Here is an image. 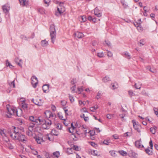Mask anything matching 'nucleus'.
Masks as SVG:
<instances>
[{
	"instance_id": "f257e3e1",
	"label": "nucleus",
	"mask_w": 158,
	"mask_h": 158,
	"mask_svg": "<svg viewBox=\"0 0 158 158\" xmlns=\"http://www.w3.org/2000/svg\"><path fill=\"white\" fill-rule=\"evenodd\" d=\"M10 136L11 138L15 140H18L19 141L26 142L27 139L25 136L20 133L19 129L15 127H14V130L10 133Z\"/></svg>"
},
{
	"instance_id": "f03ea898",
	"label": "nucleus",
	"mask_w": 158,
	"mask_h": 158,
	"mask_svg": "<svg viewBox=\"0 0 158 158\" xmlns=\"http://www.w3.org/2000/svg\"><path fill=\"white\" fill-rule=\"evenodd\" d=\"M40 127H35L34 124L31 123L29 125L28 127V130L26 132V134L30 136L34 137L35 136V132H39L40 130Z\"/></svg>"
},
{
	"instance_id": "7ed1b4c3",
	"label": "nucleus",
	"mask_w": 158,
	"mask_h": 158,
	"mask_svg": "<svg viewBox=\"0 0 158 158\" xmlns=\"http://www.w3.org/2000/svg\"><path fill=\"white\" fill-rule=\"evenodd\" d=\"M56 32L55 30V26L52 24L50 27V35L51 37L52 42L54 44V41L56 39Z\"/></svg>"
},
{
	"instance_id": "20e7f679",
	"label": "nucleus",
	"mask_w": 158,
	"mask_h": 158,
	"mask_svg": "<svg viewBox=\"0 0 158 158\" xmlns=\"http://www.w3.org/2000/svg\"><path fill=\"white\" fill-rule=\"evenodd\" d=\"M42 122H41V124H42V127L43 128L46 129H49L52 124V120L51 119H48L45 120L42 118Z\"/></svg>"
},
{
	"instance_id": "39448f33",
	"label": "nucleus",
	"mask_w": 158,
	"mask_h": 158,
	"mask_svg": "<svg viewBox=\"0 0 158 158\" xmlns=\"http://www.w3.org/2000/svg\"><path fill=\"white\" fill-rule=\"evenodd\" d=\"M29 119L31 121L34 122L36 125H41V122H42V118L37 117L35 116H30Z\"/></svg>"
},
{
	"instance_id": "423d86ee",
	"label": "nucleus",
	"mask_w": 158,
	"mask_h": 158,
	"mask_svg": "<svg viewBox=\"0 0 158 158\" xmlns=\"http://www.w3.org/2000/svg\"><path fill=\"white\" fill-rule=\"evenodd\" d=\"M44 136H43L42 134H39L37 136H34V137L37 142L40 144L42 142L45 141Z\"/></svg>"
},
{
	"instance_id": "0eeeda50",
	"label": "nucleus",
	"mask_w": 158,
	"mask_h": 158,
	"mask_svg": "<svg viewBox=\"0 0 158 158\" xmlns=\"http://www.w3.org/2000/svg\"><path fill=\"white\" fill-rule=\"evenodd\" d=\"M45 116L47 118H48L51 120L53 119L56 117V115L52 113L50 111L47 110L44 113Z\"/></svg>"
},
{
	"instance_id": "6e6552de",
	"label": "nucleus",
	"mask_w": 158,
	"mask_h": 158,
	"mask_svg": "<svg viewBox=\"0 0 158 158\" xmlns=\"http://www.w3.org/2000/svg\"><path fill=\"white\" fill-rule=\"evenodd\" d=\"M32 101L35 105L39 106H41L43 104V101L38 97L34 99H33L32 100Z\"/></svg>"
},
{
	"instance_id": "1a4fd4ad",
	"label": "nucleus",
	"mask_w": 158,
	"mask_h": 158,
	"mask_svg": "<svg viewBox=\"0 0 158 158\" xmlns=\"http://www.w3.org/2000/svg\"><path fill=\"white\" fill-rule=\"evenodd\" d=\"M7 116L10 118L11 115H15L16 108H10L7 107Z\"/></svg>"
},
{
	"instance_id": "9d476101",
	"label": "nucleus",
	"mask_w": 158,
	"mask_h": 158,
	"mask_svg": "<svg viewBox=\"0 0 158 158\" xmlns=\"http://www.w3.org/2000/svg\"><path fill=\"white\" fill-rule=\"evenodd\" d=\"M132 122L133 123V126L134 128L138 132L140 133L141 126L137 124L135 120H133L132 121Z\"/></svg>"
},
{
	"instance_id": "9b49d317",
	"label": "nucleus",
	"mask_w": 158,
	"mask_h": 158,
	"mask_svg": "<svg viewBox=\"0 0 158 158\" xmlns=\"http://www.w3.org/2000/svg\"><path fill=\"white\" fill-rule=\"evenodd\" d=\"M31 82L33 87L35 88L38 83V80L37 77L35 76H33L31 79Z\"/></svg>"
},
{
	"instance_id": "f8f14e48",
	"label": "nucleus",
	"mask_w": 158,
	"mask_h": 158,
	"mask_svg": "<svg viewBox=\"0 0 158 158\" xmlns=\"http://www.w3.org/2000/svg\"><path fill=\"white\" fill-rule=\"evenodd\" d=\"M20 5L23 6H27L28 4V1L27 0H19Z\"/></svg>"
},
{
	"instance_id": "ddd939ff",
	"label": "nucleus",
	"mask_w": 158,
	"mask_h": 158,
	"mask_svg": "<svg viewBox=\"0 0 158 158\" xmlns=\"http://www.w3.org/2000/svg\"><path fill=\"white\" fill-rule=\"evenodd\" d=\"M22 111L20 109H17L16 108L15 115L18 117H20L22 115Z\"/></svg>"
},
{
	"instance_id": "4468645a",
	"label": "nucleus",
	"mask_w": 158,
	"mask_h": 158,
	"mask_svg": "<svg viewBox=\"0 0 158 158\" xmlns=\"http://www.w3.org/2000/svg\"><path fill=\"white\" fill-rule=\"evenodd\" d=\"M129 156L131 157L137 158L138 156L137 154L135 153V152H133L132 150H131L129 151Z\"/></svg>"
},
{
	"instance_id": "2eb2a0df",
	"label": "nucleus",
	"mask_w": 158,
	"mask_h": 158,
	"mask_svg": "<svg viewBox=\"0 0 158 158\" xmlns=\"http://www.w3.org/2000/svg\"><path fill=\"white\" fill-rule=\"evenodd\" d=\"M74 35L75 37L79 39L82 38L84 36L83 34L82 33L78 31L75 32Z\"/></svg>"
},
{
	"instance_id": "dca6fc26",
	"label": "nucleus",
	"mask_w": 158,
	"mask_h": 158,
	"mask_svg": "<svg viewBox=\"0 0 158 158\" xmlns=\"http://www.w3.org/2000/svg\"><path fill=\"white\" fill-rule=\"evenodd\" d=\"M94 15L98 17H100L102 15V13L101 10H93Z\"/></svg>"
},
{
	"instance_id": "f3484780",
	"label": "nucleus",
	"mask_w": 158,
	"mask_h": 158,
	"mask_svg": "<svg viewBox=\"0 0 158 158\" xmlns=\"http://www.w3.org/2000/svg\"><path fill=\"white\" fill-rule=\"evenodd\" d=\"M64 10H56L55 15L57 16H60L64 13Z\"/></svg>"
},
{
	"instance_id": "a211bd4d",
	"label": "nucleus",
	"mask_w": 158,
	"mask_h": 158,
	"mask_svg": "<svg viewBox=\"0 0 158 158\" xmlns=\"http://www.w3.org/2000/svg\"><path fill=\"white\" fill-rule=\"evenodd\" d=\"M145 151L149 155H151L152 154V149H150L149 147L145 149Z\"/></svg>"
},
{
	"instance_id": "6ab92c4d",
	"label": "nucleus",
	"mask_w": 158,
	"mask_h": 158,
	"mask_svg": "<svg viewBox=\"0 0 158 158\" xmlns=\"http://www.w3.org/2000/svg\"><path fill=\"white\" fill-rule=\"evenodd\" d=\"M41 45L43 47H46L48 44V42L45 40H42L41 42Z\"/></svg>"
},
{
	"instance_id": "aec40b11",
	"label": "nucleus",
	"mask_w": 158,
	"mask_h": 158,
	"mask_svg": "<svg viewBox=\"0 0 158 158\" xmlns=\"http://www.w3.org/2000/svg\"><path fill=\"white\" fill-rule=\"evenodd\" d=\"M110 81V77L108 76H106L104 77L102 79V81L104 82H107L109 81Z\"/></svg>"
},
{
	"instance_id": "412c9836",
	"label": "nucleus",
	"mask_w": 158,
	"mask_h": 158,
	"mask_svg": "<svg viewBox=\"0 0 158 158\" xmlns=\"http://www.w3.org/2000/svg\"><path fill=\"white\" fill-rule=\"evenodd\" d=\"M43 90L44 92H47L49 89V86L48 85H44L43 86Z\"/></svg>"
},
{
	"instance_id": "4be33fe9",
	"label": "nucleus",
	"mask_w": 158,
	"mask_h": 158,
	"mask_svg": "<svg viewBox=\"0 0 158 158\" xmlns=\"http://www.w3.org/2000/svg\"><path fill=\"white\" fill-rule=\"evenodd\" d=\"M21 105L23 109L24 110H27V105L25 102H22L21 104Z\"/></svg>"
},
{
	"instance_id": "5701e85b",
	"label": "nucleus",
	"mask_w": 158,
	"mask_h": 158,
	"mask_svg": "<svg viewBox=\"0 0 158 158\" xmlns=\"http://www.w3.org/2000/svg\"><path fill=\"white\" fill-rule=\"evenodd\" d=\"M127 116L126 114H119V117L122 118V121H125L126 119L124 118Z\"/></svg>"
},
{
	"instance_id": "b1692460",
	"label": "nucleus",
	"mask_w": 158,
	"mask_h": 158,
	"mask_svg": "<svg viewBox=\"0 0 158 158\" xmlns=\"http://www.w3.org/2000/svg\"><path fill=\"white\" fill-rule=\"evenodd\" d=\"M142 84L139 82L135 83V86L136 89H140L141 87Z\"/></svg>"
},
{
	"instance_id": "393cba45",
	"label": "nucleus",
	"mask_w": 158,
	"mask_h": 158,
	"mask_svg": "<svg viewBox=\"0 0 158 158\" xmlns=\"http://www.w3.org/2000/svg\"><path fill=\"white\" fill-rule=\"evenodd\" d=\"M3 10H9L10 7L9 5L7 4H6L2 7Z\"/></svg>"
},
{
	"instance_id": "a878e982",
	"label": "nucleus",
	"mask_w": 158,
	"mask_h": 158,
	"mask_svg": "<svg viewBox=\"0 0 158 158\" xmlns=\"http://www.w3.org/2000/svg\"><path fill=\"white\" fill-rule=\"evenodd\" d=\"M145 43V42L144 40H140L138 44L140 46H142Z\"/></svg>"
},
{
	"instance_id": "bb28decb",
	"label": "nucleus",
	"mask_w": 158,
	"mask_h": 158,
	"mask_svg": "<svg viewBox=\"0 0 158 158\" xmlns=\"http://www.w3.org/2000/svg\"><path fill=\"white\" fill-rule=\"evenodd\" d=\"M71 139H72L74 141H75L77 140V136L73 134H72L70 136Z\"/></svg>"
},
{
	"instance_id": "cd10ccee",
	"label": "nucleus",
	"mask_w": 158,
	"mask_h": 158,
	"mask_svg": "<svg viewBox=\"0 0 158 158\" xmlns=\"http://www.w3.org/2000/svg\"><path fill=\"white\" fill-rule=\"evenodd\" d=\"M135 146L138 148L140 147L141 146V144L140 143V140H137L135 142Z\"/></svg>"
},
{
	"instance_id": "c85d7f7f",
	"label": "nucleus",
	"mask_w": 158,
	"mask_h": 158,
	"mask_svg": "<svg viewBox=\"0 0 158 158\" xmlns=\"http://www.w3.org/2000/svg\"><path fill=\"white\" fill-rule=\"evenodd\" d=\"M73 148L71 147L70 148H68L67 150V153L68 154H73Z\"/></svg>"
},
{
	"instance_id": "c756f323",
	"label": "nucleus",
	"mask_w": 158,
	"mask_h": 158,
	"mask_svg": "<svg viewBox=\"0 0 158 158\" xmlns=\"http://www.w3.org/2000/svg\"><path fill=\"white\" fill-rule=\"evenodd\" d=\"M51 134L53 135L57 136L58 135V132L56 130L53 129L51 131Z\"/></svg>"
},
{
	"instance_id": "7c9ffc66",
	"label": "nucleus",
	"mask_w": 158,
	"mask_h": 158,
	"mask_svg": "<svg viewBox=\"0 0 158 158\" xmlns=\"http://www.w3.org/2000/svg\"><path fill=\"white\" fill-rule=\"evenodd\" d=\"M124 55H125V57L127 58L130 59L131 58V56L130 55L129 53L127 52H124Z\"/></svg>"
},
{
	"instance_id": "2f4dec72",
	"label": "nucleus",
	"mask_w": 158,
	"mask_h": 158,
	"mask_svg": "<svg viewBox=\"0 0 158 158\" xmlns=\"http://www.w3.org/2000/svg\"><path fill=\"white\" fill-rule=\"evenodd\" d=\"M68 130L70 133H72L74 131H76V128L74 127H71L68 129Z\"/></svg>"
},
{
	"instance_id": "473e14b6",
	"label": "nucleus",
	"mask_w": 158,
	"mask_h": 158,
	"mask_svg": "<svg viewBox=\"0 0 158 158\" xmlns=\"http://www.w3.org/2000/svg\"><path fill=\"white\" fill-rule=\"evenodd\" d=\"M156 127H151L150 128V131L153 134L155 133L156 131Z\"/></svg>"
},
{
	"instance_id": "72a5a7b5",
	"label": "nucleus",
	"mask_w": 158,
	"mask_h": 158,
	"mask_svg": "<svg viewBox=\"0 0 158 158\" xmlns=\"http://www.w3.org/2000/svg\"><path fill=\"white\" fill-rule=\"evenodd\" d=\"M53 156L57 158H58L60 156V154L59 152L56 151V152H55L53 153Z\"/></svg>"
},
{
	"instance_id": "f704fd0d",
	"label": "nucleus",
	"mask_w": 158,
	"mask_h": 158,
	"mask_svg": "<svg viewBox=\"0 0 158 158\" xmlns=\"http://www.w3.org/2000/svg\"><path fill=\"white\" fill-rule=\"evenodd\" d=\"M111 85H112V89H113L117 88L118 87V84L116 83L112 84Z\"/></svg>"
},
{
	"instance_id": "c9c22d12",
	"label": "nucleus",
	"mask_w": 158,
	"mask_h": 158,
	"mask_svg": "<svg viewBox=\"0 0 158 158\" xmlns=\"http://www.w3.org/2000/svg\"><path fill=\"white\" fill-rule=\"evenodd\" d=\"M63 3L60 2V4L57 7V10H60V9L61 10L63 9Z\"/></svg>"
},
{
	"instance_id": "e433bc0d",
	"label": "nucleus",
	"mask_w": 158,
	"mask_h": 158,
	"mask_svg": "<svg viewBox=\"0 0 158 158\" xmlns=\"http://www.w3.org/2000/svg\"><path fill=\"white\" fill-rule=\"evenodd\" d=\"M119 153L121 155L123 156H125L127 154V153L126 152L124 151L123 150L119 151Z\"/></svg>"
},
{
	"instance_id": "4c0bfd02",
	"label": "nucleus",
	"mask_w": 158,
	"mask_h": 158,
	"mask_svg": "<svg viewBox=\"0 0 158 158\" xmlns=\"http://www.w3.org/2000/svg\"><path fill=\"white\" fill-rule=\"evenodd\" d=\"M102 95V93L101 91H99L98 94L97 96L96 97V98L97 99H98L99 98H100L101 97Z\"/></svg>"
},
{
	"instance_id": "58836bf2",
	"label": "nucleus",
	"mask_w": 158,
	"mask_h": 158,
	"mask_svg": "<svg viewBox=\"0 0 158 158\" xmlns=\"http://www.w3.org/2000/svg\"><path fill=\"white\" fill-rule=\"evenodd\" d=\"M91 154L94 156H99L98 155V152L97 150H93L91 152Z\"/></svg>"
},
{
	"instance_id": "ea45409f",
	"label": "nucleus",
	"mask_w": 158,
	"mask_h": 158,
	"mask_svg": "<svg viewBox=\"0 0 158 158\" xmlns=\"http://www.w3.org/2000/svg\"><path fill=\"white\" fill-rule=\"evenodd\" d=\"M14 81L15 80H14L13 81L9 83V85L10 87H12L13 88H15V87Z\"/></svg>"
},
{
	"instance_id": "a19ab883",
	"label": "nucleus",
	"mask_w": 158,
	"mask_h": 158,
	"mask_svg": "<svg viewBox=\"0 0 158 158\" xmlns=\"http://www.w3.org/2000/svg\"><path fill=\"white\" fill-rule=\"evenodd\" d=\"M80 19H81V22H85L86 19V18L84 16H80Z\"/></svg>"
},
{
	"instance_id": "79ce46f5",
	"label": "nucleus",
	"mask_w": 158,
	"mask_h": 158,
	"mask_svg": "<svg viewBox=\"0 0 158 158\" xmlns=\"http://www.w3.org/2000/svg\"><path fill=\"white\" fill-rule=\"evenodd\" d=\"M56 127L58 129L61 130L62 129V125L60 123H57L56 125Z\"/></svg>"
},
{
	"instance_id": "37998d69",
	"label": "nucleus",
	"mask_w": 158,
	"mask_h": 158,
	"mask_svg": "<svg viewBox=\"0 0 158 158\" xmlns=\"http://www.w3.org/2000/svg\"><path fill=\"white\" fill-rule=\"evenodd\" d=\"M129 95L130 97L135 95V94L133 92L132 90H130L128 91Z\"/></svg>"
},
{
	"instance_id": "c03bdc74",
	"label": "nucleus",
	"mask_w": 158,
	"mask_h": 158,
	"mask_svg": "<svg viewBox=\"0 0 158 158\" xmlns=\"http://www.w3.org/2000/svg\"><path fill=\"white\" fill-rule=\"evenodd\" d=\"M110 153L111 155L113 156H116V154L115 153V151H110Z\"/></svg>"
},
{
	"instance_id": "a18cd8bd",
	"label": "nucleus",
	"mask_w": 158,
	"mask_h": 158,
	"mask_svg": "<svg viewBox=\"0 0 158 158\" xmlns=\"http://www.w3.org/2000/svg\"><path fill=\"white\" fill-rule=\"evenodd\" d=\"M103 143L104 144L108 145L110 143V140H105L103 141Z\"/></svg>"
},
{
	"instance_id": "49530a36",
	"label": "nucleus",
	"mask_w": 158,
	"mask_h": 158,
	"mask_svg": "<svg viewBox=\"0 0 158 158\" xmlns=\"http://www.w3.org/2000/svg\"><path fill=\"white\" fill-rule=\"evenodd\" d=\"M69 95V98L70 102H73L74 101L73 97V96L70 95V94Z\"/></svg>"
},
{
	"instance_id": "de8ad7c7",
	"label": "nucleus",
	"mask_w": 158,
	"mask_h": 158,
	"mask_svg": "<svg viewBox=\"0 0 158 158\" xmlns=\"http://www.w3.org/2000/svg\"><path fill=\"white\" fill-rule=\"evenodd\" d=\"M107 55L109 57H111L113 56L112 53L110 51L107 50Z\"/></svg>"
},
{
	"instance_id": "09e8293b",
	"label": "nucleus",
	"mask_w": 158,
	"mask_h": 158,
	"mask_svg": "<svg viewBox=\"0 0 158 158\" xmlns=\"http://www.w3.org/2000/svg\"><path fill=\"white\" fill-rule=\"evenodd\" d=\"M73 148V149L76 151H79V148L78 146L76 145H73L72 147Z\"/></svg>"
},
{
	"instance_id": "8fccbe9b",
	"label": "nucleus",
	"mask_w": 158,
	"mask_h": 158,
	"mask_svg": "<svg viewBox=\"0 0 158 158\" xmlns=\"http://www.w3.org/2000/svg\"><path fill=\"white\" fill-rule=\"evenodd\" d=\"M98 57L100 58L104 56L103 53L102 52L98 53L97 54Z\"/></svg>"
},
{
	"instance_id": "3c124183",
	"label": "nucleus",
	"mask_w": 158,
	"mask_h": 158,
	"mask_svg": "<svg viewBox=\"0 0 158 158\" xmlns=\"http://www.w3.org/2000/svg\"><path fill=\"white\" fill-rule=\"evenodd\" d=\"M140 22H137L134 23V25L135 26V27H137L139 26H140Z\"/></svg>"
},
{
	"instance_id": "603ef678",
	"label": "nucleus",
	"mask_w": 158,
	"mask_h": 158,
	"mask_svg": "<svg viewBox=\"0 0 158 158\" xmlns=\"http://www.w3.org/2000/svg\"><path fill=\"white\" fill-rule=\"evenodd\" d=\"M137 29L139 31H142L143 30V28L140 26L137 27Z\"/></svg>"
},
{
	"instance_id": "864d4df0",
	"label": "nucleus",
	"mask_w": 158,
	"mask_h": 158,
	"mask_svg": "<svg viewBox=\"0 0 158 158\" xmlns=\"http://www.w3.org/2000/svg\"><path fill=\"white\" fill-rule=\"evenodd\" d=\"M78 91L80 92L79 93H80L81 92H82L83 90V89L82 87H81L80 88H78Z\"/></svg>"
},
{
	"instance_id": "5fc2aeb1",
	"label": "nucleus",
	"mask_w": 158,
	"mask_h": 158,
	"mask_svg": "<svg viewBox=\"0 0 158 158\" xmlns=\"http://www.w3.org/2000/svg\"><path fill=\"white\" fill-rule=\"evenodd\" d=\"M5 135V133L4 131L0 129V135L4 136Z\"/></svg>"
},
{
	"instance_id": "6e6d98bb",
	"label": "nucleus",
	"mask_w": 158,
	"mask_h": 158,
	"mask_svg": "<svg viewBox=\"0 0 158 158\" xmlns=\"http://www.w3.org/2000/svg\"><path fill=\"white\" fill-rule=\"evenodd\" d=\"M61 105L63 106H64L66 104V102H65L64 100H62L61 101Z\"/></svg>"
},
{
	"instance_id": "4d7b16f0",
	"label": "nucleus",
	"mask_w": 158,
	"mask_h": 158,
	"mask_svg": "<svg viewBox=\"0 0 158 158\" xmlns=\"http://www.w3.org/2000/svg\"><path fill=\"white\" fill-rule=\"evenodd\" d=\"M149 143L151 147L150 149H152L153 148V143L152 141V140L150 141Z\"/></svg>"
},
{
	"instance_id": "13d9d810",
	"label": "nucleus",
	"mask_w": 158,
	"mask_h": 158,
	"mask_svg": "<svg viewBox=\"0 0 158 158\" xmlns=\"http://www.w3.org/2000/svg\"><path fill=\"white\" fill-rule=\"evenodd\" d=\"M149 70L150 71L153 73H156V69H152L151 68Z\"/></svg>"
},
{
	"instance_id": "bf43d9fd",
	"label": "nucleus",
	"mask_w": 158,
	"mask_h": 158,
	"mask_svg": "<svg viewBox=\"0 0 158 158\" xmlns=\"http://www.w3.org/2000/svg\"><path fill=\"white\" fill-rule=\"evenodd\" d=\"M76 88V86L75 85H74V86L72 87L71 88V91L72 92H74L75 89Z\"/></svg>"
},
{
	"instance_id": "052dcab7",
	"label": "nucleus",
	"mask_w": 158,
	"mask_h": 158,
	"mask_svg": "<svg viewBox=\"0 0 158 158\" xmlns=\"http://www.w3.org/2000/svg\"><path fill=\"white\" fill-rule=\"evenodd\" d=\"M113 136L115 139H118L119 138L118 136L116 134L113 135Z\"/></svg>"
},
{
	"instance_id": "680f3d73",
	"label": "nucleus",
	"mask_w": 158,
	"mask_h": 158,
	"mask_svg": "<svg viewBox=\"0 0 158 158\" xmlns=\"http://www.w3.org/2000/svg\"><path fill=\"white\" fill-rule=\"evenodd\" d=\"M21 38L23 39L24 40H27V38L25 36H24L23 35H21Z\"/></svg>"
},
{
	"instance_id": "e2e57ef3",
	"label": "nucleus",
	"mask_w": 158,
	"mask_h": 158,
	"mask_svg": "<svg viewBox=\"0 0 158 158\" xmlns=\"http://www.w3.org/2000/svg\"><path fill=\"white\" fill-rule=\"evenodd\" d=\"M50 1V0H44V3L48 5Z\"/></svg>"
},
{
	"instance_id": "0e129e2a",
	"label": "nucleus",
	"mask_w": 158,
	"mask_h": 158,
	"mask_svg": "<svg viewBox=\"0 0 158 158\" xmlns=\"http://www.w3.org/2000/svg\"><path fill=\"white\" fill-rule=\"evenodd\" d=\"M64 111L66 115H68V113H67V112L68 111V110L67 109H66V107H65L64 108Z\"/></svg>"
},
{
	"instance_id": "69168bd1",
	"label": "nucleus",
	"mask_w": 158,
	"mask_h": 158,
	"mask_svg": "<svg viewBox=\"0 0 158 158\" xmlns=\"http://www.w3.org/2000/svg\"><path fill=\"white\" fill-rule=\"evenodd\" d=\"M113 114H112L111 115L110 114H108L107 115L106 117L109 119H110L111 118V116H113Z\"/></svg>"
},
{
	"instance_id": "338daca9",
	"label": "nucleus",
	"mask_w": 158,
	"mask_h": 158,
	"mask_svg": "<svg viewBox=\"0 0 158 158\" xmlns=\"http://www.w3.org/2000/svg\"><path fill=\"white\" fill-rule=\"evenodd\" d=\"M105 42L106 43V44L107 45H108V47L110 46L111 43H110V42L108 41H105Z\"/></svg>"
},
{
	"instance_id": "774afa93",
	"label": "nucleus",
	"mask_w": 158,
	"mask_h": 158,
	"mask_svg": "<svg viewBox=\"0 0 158 158\" xmlns=\"http://www.w3.org/2000/svg\"><path fill=\"white\" fill-rule=\"evenodd\" d=\"M51 108H52V110L53 111H55L56 110V107L53 105H52L51 106Z\"/></svg>"
}]
</instances>
